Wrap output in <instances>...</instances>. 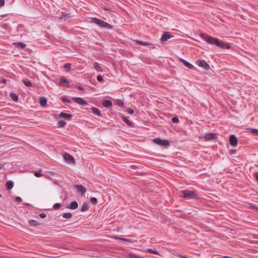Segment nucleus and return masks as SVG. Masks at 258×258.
<instances>
[{
    "label": "nucleus",
    "mask_w": 258,
    "mask_h": 258,
    "mask_svg": "<svg viewBox=\"0 0 258 258\" xmlns=\"http://www.w3.org/2000/svg\"><path fill=\"white\" fill-rule=\"evenodd\" d=\"M15 46L18 48H24L26 46V44L22 42H17L15 43Z\"/></svg>",
    "instance_id": "obj_24"
},
{
    "label": "nucleus",
    "mask_w": 258,
    "mask_h": 258,
    "mask_svg": "<svg viewBox=\"0 0 258 258\" xmlns=\"http://www.w3.org/2000/svg\"><path fill=\"white\" fill-rule=\"evenodd\" d=\"M2 197L1 195L0 194V198Z\"/></svg>",
    "instance_id": "obj_51"
},
{
    "label": "nucleus",
    "mask_w": 258,
    "mask_h": 258,
    "mask_svg": "<svg viewBox=\"0 0 258 258\" xmlns=\"http://www.w3.org/2000/svg\"><path fill=\"white\" fill-rule=\"evenodd\" d=\"M71 63H68L64 65V69L67 71H69L71 69Z\"/></svg>",
    "instance_id": "obj_37"
},
{
    "label": "nucleus",
    "mask_w": 258,
    "mask_h": 258,
    "mask_svg": "<svg viewBox=\"0 0 258 258\" xmlns=\"http://www.w3.org/2000/svg\"><path fill=\"white\" fill-rule=\"evenodd\" d=\"M66 124V122L63 120H60L58 122V126L59 127H63Z\"/></svg>",
    "instance_id": "obj_32"
},
{
    "label": "nucleus",
    "mask_w": 258,
    "mask_h": 258,
    "mask_svg": "<svg viewBox=\"0 0 258 258\" xmlns=\"http://www.w3.org/2000/svg\"><path fill=\"white\" fill-rule=\"evenodd\" d=\"M61 100L63 102L66 103H71V100H70V98H69L68 97H62Z\"/></svg>",
    "instance_id": "obj_35"
},
{
    "label": "nucleus",
    "mask_w": 258,
    "mask_h": 258,
    "mask_svg": "<svg viewBox=\"0 0 258 258\" xmlns=\"http://www.w3.org/2000/svg\"><path fill=\"white\" fill-rule=\"evenodd\" d=\"M78 207V204L76 201L71 202L70 204L67 206V208L71 209L72 210H76Z\"/></svg>",
    "instance_id": "obj_14"
},
{
    "label": "nucleus",
    "mask_w": 258,
    "mask_h": 258,
    "mask_svg": "<svg viewBox=\"0 0 258 258\" xmlns=\"http://www.w3.org/2000/svg\"><path fill=\"white\" fill-rule=\"evenodd\" d=\"M230 145L233 147H236L237 145V139L234 135H231L229 137Z\"/></svg>",
    "instance_id": "obj_10"
},
{
    "label": "nucleus",
    "mask_w": 258,
    "mask_h": 258,
    "mask_svg": "<svg viewBox=\"0 0 258 258\" xmlns=\"http://www.w3.org/2000/svg\"><path fill=\"white\" fill-rule=\"evenodd\" d=\"M172 121L174 123H177L179 122V119L177 117H173L172 119Z\"/></svg>",
    "instance_id": "obj_39"
},
{
    "label": "nucleus",
    "mask_w": 258,
    "mask_h": 258,
    "mask_svg": "<svg viewBox=\"0 0 258 258\" xmlns=\"http://www.w3.org/2000/svg\"><path fill=\"white\" fill-rule=\"evenodd\" d=\"M73 99L78 104L86 106L88 105L87 102L83 98L81 97H73Z\"/></svg>",
    "instance_id": "obj_7"
},
{
    "label": "nucleus",
    "mask_w": 258,
    "mask_h": 258,
    "mask_svg": "<svg viewBox=\"0 0 258 258\" xmlns=\"http://www.w3.org/2000/svg\"><path fill=\"white\" fill-rule=\"evenodd\" d=\"M59 117L63 118L67 120H70L71 119L72 115L71 114L66 113L64 112H61L59 114Z\"/></svg>",
    "instance_id": "obj_13"
},
{
    "label": "nucleus",
    "mask_w": 258,
    "mask_h": 258,
    "mask_svg": "<svg viewBox=\"0 0 258 258\" xmlns=\"http://www.w3.org/2000/svg\"><path fill=\"white\" fill-rule=\"evenodd\" d=\"M62 216L64 218L66 219H70L72 217V214L70 212L63 213Z\"/></svg>",
    "instance_id": "obj_31"
},
{
    "label": "nucleus",
    "mask_w": 258,
    "mask_h": 258,
    "mask_svg": "<svg viewBox=\"0 0 258 258\" xmlns=\"http://www.w3.org/2000/svg\"><path fill=\"white\" fill-rule=\"evenodd\" d=\"M255 178L256 179V180L258 181V172H256L255 173Z\"/></svg>",
    "instance_id": "obj_48"
},
{
    "label": "nucleus",
    "mask_w": 258,
    "mask_h": 258,
    "mask_svg": "<svg viewBox=\"0 0 258 258\" xmlns=\"http://www.w3.org/2000/svg\"><path fill=\"white\" fill-rule=\"evenodd\" d=\"M63 159L65 161L70 164H73L75 163V160L74 158L68 153H64L63 156Z\"/></svg>",
    "instance_id": "obj_6"
},
{
    "label": "nucleus",
    "mask_w": 258,
    "mask_h": 258,
    "mask_svg": "<svg viewBox=\"0 0 258 258\" xmlns=\"http://www.w3.org/2000/svg\"><path fill=\"white\" fill-rule=\"evenodd\" d=\"M77 88L81 91L83 90V88L81 86H78Z\"/></svg>",
    "instance_id": "obj_49"
},
{
    "label": "nucleus",
    "mask_w": 258,
    "mask_h": 258,
    "mask_svg": "<svg viewBox=\"0 0 258 258\" xmlns=\"http://www.w3.org/2000/svg\"><path fill=\"white\" fill-rule=\"evenodd\" d=\"M90 202L94 205H95L97 204V200L96 198L92 197L90 199Z\"/></svg>",
    "instance_id": "obj_33"
},
{
    "label": "nucleus",
    "mask_w": 258,
    "mask_h": 258,
    "mask_svg": "<svg viewBox=\"0 0 258 258\" xmlns=\"http://www.w3.org/2000/svg\"><path fill=\"white\" fill-rule=\"evenodd\" d=\"M250 133H251L252 135L258 136V130L256 128H249L248 129Z\"/></svg>",
    "instance_id": "obj_26"
},
{
    "label": "nucleus",
    "mask_w": 258,
    "mask_h": 258,
    "mask_svg": "<svg viewBox=\"0 0 258 258\" xmlns=\"http://www.w3.org/2000/svg\"><path fill=\"white\" fill-rule=\"evenodd\" d=\"M197 63L199 67L205 70H208L210 69V66L204 60H198Z\"/></svg>",
    "instance_id": "obj_8"
},
{
    "label": "nucleus",
    "mask_w": 258,
    "mask_h": 258,
    "mask_svg": "<svg viewBox=\"0 0 258 258\" xmlns=\"http://www.w3.org/2000/svg\"><path fill=\"white\" fill-rule=\"evenodd\" d=\"M40 104L42 106H45L47 104V100L45 97H41L39 98Z\"/></svg>",
    "instance_id": "obj_20"
},
{
    "label": "nucleus",
    "mask_w": 258,
    "mask_h": 258,
    "mask_svg": "<svg viewBox=\"0 0 258 258\" xmlns=\"http://www.w3.org/2000/svg\"><path fill=\"white\" fill-rule=\"evenodd\" d=\"M29 224L32 226H36L38 225V222L35 220H30L29 221Z\"/></svg>",
    "instance_id": "obj_29"
},
{
    "label": "nucleus",
    "mask_w": 258,
    "mask_h": 258,
    "mask_svg": "<svg viewBox=\"0 0 258 258\" xmlns=\"http://www.w3.org/2000/svg\"><path fill=\"white\" fill-rule=\"evenodd\" d=\"M94 68L98 72H102L103 70L102 68L99 66V63L97 62H95L94 63Z\"/></svg>",
    "instance_id": "obj_23"
},
{
    "label": "nucleus",
    "mask_w": 258,
    "mask_h": 258,
    "mask_svg": "<svg viewBox=\"0 0 258 258\" xmlns=\"http://www.w3.org/2000/svg\"><path fill=\"white\" fill-rule=\"evenodd\" d=\"M217 137V134L208 133L205 135V139L207 141H210L216 139Z\"/></svg>",
    "instance_id": "obj_11"
},
{
    "label": "nucleus",
    "mask_w": 258,
    "mask_h": 258,
    "mask_svg": "<svg viewBox=\"0 0 258 258\" xmlns=\"http://www.w3.org/2000/svg\"><path fill=\"white\" fill-rule=\"evenodd\" d=\"M88 210V206L87 203H84L81 207V210L82 212H85Z\"/></svg>",
    "instance_id": "obj_28"
},
{
    "label": "nucleus",
    "mask_w": 258,
    "mask_h": 258,
    "mask_svg": "<svg viewBox=\"0 0 258 258\" xmlns=\"http://www.w3.org/2000/svg\"><path fill=\"white\" fill-rule=\"evenodd\" d=\"M6 82H7V80H6V79H2V80H1V82H2V83H4V84H5V83H6Z\"/></svg>",
    "instance_id": "obj_47"
},
{
    "label": "nucleus",
    "mask_w": 258,
    "mask_h": 258,
    "mask_svg": "<svg viewBox=\"0 0 258 258\" xmlns=\"http://www.w3.org/2000/svg\"><path fill=\"white\" fill-rule=\"evenodd\" d=\"M180 61L182 62L183 63V64L185 67H187L188 68L192 69L194 68V66L192 64H191V63H190L187 61H186L182 58H180Z\"/></svg>",
    "instance_id": "obj_16"
},
{
    "label": "nucleus",
    "mask_w": 258,
    "mask_h": 258,
    "mask_svg": "<svg viewBox=\"0 0 258 258\" xmlns=\"http://www.w3.org/2000/svg\"><path fill=\"white\" fill-rule=\"evenodd\" d=\"M126 111L127 112H128L129 114H133V113H134V111L133 109H132V108H128V109H127L126 110Z\"/></svg>",
    "instance_id": "obj_43"
},
{
    "label": "nucleus",
    "mask_w": 258,
    "mask_h": 258,
    "mask_svg": "<svg viewBox=\"0 0 258 258\" xmlns=\"http://www.w3.org/2000/svg\"><path fill=\"white\" fill-rule=\"evenodd\" d=\"M34 175L37 177H41L42 176L41 170L40 169L39 171L35 172L34 173Z\"/></svg>",
    "instance_id": "obj_36"
},
{
    "label": "nucleus",
    "mask_w": 258,
    "mask_h": 258,
    "mask_svg": "<svg viewBox=\"0 0 258 258\" xmlns=\"http://www.w3.org/2000/svg\"><path fill=\"white\" fill-rule=\"evenodd\" d=\"M122 120L125 122L128 126L132 127L133 123L128 119L126 116H123L121 117Z\"/></svg>",
    "instance_id": "obj_18"
},
{
    "label": "nucleus",
    "mask_w": 258,
    "mask_h": 258,
    "mask_svg": "<svg viewBox=\"0 0 258 258\" xmlns=\"http://www.w3.org/2000/svg\"><path fill=\"white\" fill-rule=\"evenodd\" d=\"M117 104L119 106H122L123 105V103L121 100H118L117 101Z\"/></svg>",
    "instance_id": "obj_42"
},
{
    "label": "nucleus",
    "mask_w": 258,
    "mask_h": 258,
    "mask_svg": "<svg viewBox=\"0 0 258 258\" xmlns=\"http://www.w3.org/2000/svg\"><path fill=\"white\" fill-rule=\"evenodd\" d=\"M22 82L27 87H32V84L30 81L28 80H22Z\"/></svg>",
    "instance_id": "obj_27"
},
{
    "label": "nucleus",
    "mask_w": 258,
    "mask_h": 258,
    "mask_svg": "<svg viewBox=\"0 0 258 258\" xmlns=\"http://www.w3.org/2000/svg\"><path fill=\"white\" fill-rule=\"evenodd\" d=\"M200 37L207 43L212 45L215 44L221 48L229 49L230 47L228 44L220 41L218 39L212 37L207 34L201 33Z\"/></svg>",
    "instance_id": "obj_1"
},
{
    "label": "nucleus",
    "mask_w": 258,
    "mask_h": 258,
    "mask_svg": "<svg viewBox=\"0 0 258 258\" xmlns=\"http://www.w3.org/2000/svg\"><path fill=\"white\" fill-rule=\"evenodd\" d=\"M60 83L62 84H64L66 86L69 85L68 81L63 77H61L60 78Z\"/></svg>",
    "instance_id": "obj_25"
},
{
    "label": "nucleus",
    "mask_w": 258,
    "mask_h": 258,
    "mask_svg": "<svg viewBox=\"0 0 258 258\" xmlns=\"http://www.w3.org/2000/svg\"><path fill=\"white\" fill-rule=\"evenodd\" d=\"M153 142L160 146L168 147L170 146L169 141L166 140H163L160 138H155L153 140Z\"/></svg>",
    "instance_id": "obj_4"
},
{
    "label": "nucleus",
    "mask_w": 258,
    "mask_h": 258,
    "mask_svg": "<svg viewBox=\"0 0 258 258\" xmlns=\"http://www.w3.org/2000/svg\"><path fill=\"white\" fill-rule=\"evenodd\" d=\"M113 238L114 239L122 240V241H123L125 242H130V243L133 242V240H132L131 239H127V238L119 237L117 236H113Z\"/></svg>",
    "instance_id": "obj_19"
},
{
    "label": "nucleus",
    "mask_w": 258,
    "mask_h": 258,
    "mask_svg": "<svg viewBox=\"0 0 258 258\" xmlns=\"http://www.w3.org/2000/svg\"><path fill=\"white\" fill-rule=\"evenodd\" d=\"M61 207V205L59 203H56L53 206V208L55 209H58Z\"/></svg>",
    "instance_id": "obj_38"
},
{
    "label": "nucleus",
    "mask_w": 258,
    "mask_h": 258,
    "mask_svg": "<svg viewBox=\"0 0 258 258\" xmlns=\"http://www.w3.org/2000/svg\"><path fill=\"white\" fill-rule=\"evenodd\" d=\"M92 22L101 28H105L107 29H112V26L111 25L99 19L95 18H93Z\"/></svg>",
    "instance_id": "obj_2"
},
{
    "label": "nucleus",
    "mask_w": 258,
    "mask_h": 258,
    "mask_svg": "<svg viewBox=\"0 0 258 258\" xmlns=\"http://www.w3.org/2000/svg\"><path fill=\"white\" fill-rule=\"evenodd\" d=\"M2 127H1V125H0V130L1 129Z\"/></svg>",
    "instance_id": "obj_50"
},
{
    "label": "nucleus",
    "mask_w": 258,
    "mask_h": 258,
    "mask_svg": "<svg viewBox=\"0 0 258 258\" xmlns=\"http://www.w3.org/2000/svg\"><path fill=\"white\" fill-rule=\"evenodd\" d=\"M10 97L14 101H17L18 100V96L14 93L11 92L10 93Z\"/></svg>",
    "instance_id": "obj_30"
},
{
    "label": "nucleus",
    "mask_w": 258,
    "mask_h": 258,
    "mask_svg": "<svg viewBox=\"0 0 258 258\" xmlns=\"http://www.w3.org/2000/svg\"><path fill=\"white\" fill-rule=\"evenodd\" d=\"M13 186H14V183L12 181L9 180L7 182L6 187L8 190L11 189L13 187Z\"/></svg>",
    "instance_id": "obj_21"
},
{
    "label": "nucleus",
    "mask_w": 258,
    "mask_h": 258,
    "mask_svg": "<svg viewBox=\"0 0 258 258\" xmlns=\"http://www.w3.org/2000/svg\"><path fill=\"white\" fill-rule=\"evenodd\" d=\"M102 105L105 107L109 108L112 106V103L109 100H105L102 102Z\"/></svg>",
    "instance_id": "obj_17"
},
{
    "label": "nucleus",
    "mask_w": 258,
    "mask_h": 258,
    "mask_svg": "<svg viewBox=\"0 0 258 258\" xmlns=\"http://www.w3.org/2000/svg\"><path fill=\"white\" fill-rule=\"evenodd\" d=\"M146 251L148 252H150V253H153V254H159L158 251H156V250H154L151 248H148L146 250Z\"/></svg>",
    "instance_id": "obj_34"
},
{
    "label": "nucleus",
    "mask_w": 258,
    "mask_h": 258,
    "mask_svg": "<svg viewBox=\"0 0 258 258\" xmlns=\"http://www.w3.org/2000/svg\"><path fill=\"white\" fill-rule=\"evenodd\" d=\"M173 36L170 34V33L166 32H164L161 38V41L164 42L167 41L168 40L172 38Z\"/></svg>",
    "instance_id": "obj_9"
},
{
    "label": "nucleus",
    "mask_w": 258,
    "mask_h": 258,
    "mask_svg": "<svg viewBox=\"0 0 258 258\" xmlns=\"http://www.w3.org/2000/svg\"><path fill=\"white\" fill-rule=\"evenodd\" d=\"M250 208H251L252 210H256V211H258V207H256V206L254 205L250 204Z\"/></svg>",
    "instance_id": "obj_40"
},
{
    "label": "nucleus",
    "mask_w": 258,
    "mask_h": 258,
    "mask_svg": "<svg viewBox=\"0 0 258 258\" xmlns=\"http://www.w3.org/2000/svg\"><path fill=\"white\" fill-rule=\"evenodd\" d=\"M136 41L138 44L143 46H149L151 45V44L149 42L142 41L140 40H137Z\"/></svg>",
    "instance_id": "obj_22"
},
{
    "label": "nucleus",
    "mask_w": 258,
    "mask_h": 258,
    "mask_svg": "<svg viewBox=\"0 0 258 258\" xmlns=\"http://www.w3.org/2000/svg\"><path fill=\"white\" fill-rule=\"evenodd\" d=\"M15 200L17 202H20L22 201V199L20 197H16V198H15Z\"/></svg>",
    "instance_id": "obj_46"
},
{
    "label": "nucleus",
    "mask_w": 258,
    "mask_h": 258,
    "mask_svg": "<svg viewBox=\"0 0 258 258\" xmlns=\"http://www.w3.org/2000/svg\"><path fill=\"white\" fill-rule=\"evenodd\" d=\"M5 5V0H0V7L4 6Z\"/></svg>",
    "instance_id": "obj_45"
},
{
    "label": "nucleus",
    "mask_w": 258,
    "mask_h": 258,
    "mask_svg": "<svg viewBox=\"0 0 258 258\" xmlns=\"http://www.w3.org/2000/svg\"><path fill=\"white\" fill-rule=\"evenodd\" d=\"M91 109L92 110L93 113L99 117H102V114L101 113L100 111L97 108L95 107H92Z\"/></svg>",
    "instance_id": "obj_15"
},
{
    "label": "nucleus",
    "mask_w": 258,
    "mask_h": 258,
    "mask_svg": "<svg viewBox=\"0 0 258 258\" xmlns=\"http://www.w3.org/2000/svg\"><path fill=\"white\" fill-rule=\"evenodd\" d=\"M71 15L70 14H67L64 12H62L59 18L61 21L64 22L68 21L71 17Z\"/></svg>",
    "instance_id": "obj_12"
},
{
    "label": "nucleus",
    "mask_w": 258,
    "mask_h": 258,
    "mask_svg": "<svg viewBox=\"0 0 258 258\" xmlns=\"http://www.w3.org/2000/svg\"><path fill=\"white\" fill-rule=\"evenodd\" d=\"M39 216L41 218H45L46 217V215L43 213H41Z\"/></svg>",
    "instance_id": "obj_44"
},
{
    "label": "nucleus",
    "mask_w": 258,
    "mask_h": 258,
    "mask_svg": "<svg viewBox=\"0 0 258 258\" xmlns=\"http://www.w3.org/2000/svg\"><path fill=\"white\" fill-rule=\"evenodd\" d=\"M181 194L183 198L187 200L196 199L198 198V195L195 192L191 190H182Z\"/></svg>",
    "instance_id": "obj_3"
},
{
    "label": "nucleus",
    "mask_w": 258,
    "mask_h": 258,
    "mask_svg": "<svg viewBox=\"0 0 258 258\" xmlns=\"http://www.w3.org/2000/svg\"><path fill=\"white\" fill-rule=\"evenodd\" d=\"M74 188L77 192L80 194L81 195H84L86 192L85 187L82 185H74Z\"/></svg>",
    "instance_id": "obj_5"
},
{
    "label": "nucleus",
    "mask_w": 258,
    "mask_h": 258,
    "mask_svg": "<svg viewBox=\"0 0 258 258\" xmlns=\"http://www.w3.org/2000/svg\"><path fill=\"white\" fill-rule=\"evenodd\" d=\"M97 80L98 82H102L103 81V79L102 78V77L100 75H99L97 77Z\"/></svg>",
    "instance_id": "obj_41"
}]
</instances>
